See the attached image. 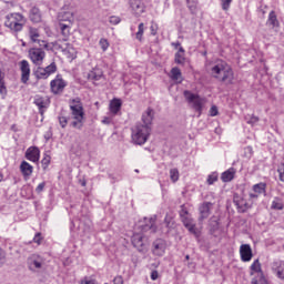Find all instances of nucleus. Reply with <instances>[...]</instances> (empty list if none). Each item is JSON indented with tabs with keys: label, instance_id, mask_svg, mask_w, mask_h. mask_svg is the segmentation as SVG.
Returning <instances> with one entry per match:
<instances>
[{
	"label": "nucleus",
	"instance_id": "052dcab7",
	"mask_svg": "<svg viewBox=\"0 0 284 284\" xmlns=\"http://www.w3.org/2000/svg\"><path fill=\"white\" fill-rule=\"evenodd\" d=\"M156 278H159V272L158 271H152L151 272V280L156 281Z\"/></svg>",
	"mask_w": 284,
	"mask_h": 284
},
{
	"label": "nucleus",
	"instance_id": "3c124183",
	"mask_svg": "<svg viewBox=\"0 0 284 284\" xmlns=\"http://www.w3.org/2000/svg\"><path fill=\"white\" fill-rule=\"evenodd\" d=\"M277 172L280 174V181L284 183V164H281V166L277 169Z\"/></svg>",
	"mask_w": 284,
	"mask_h": 284
},
{
	"label": "nucleus",
	"instance_id": "09e8293b",
	"mask_svg": "<svg viewBox=\"0 0 284 284\" xmlns=\"http://www.w3.org/2000/svg\"><path fill=\"white\" fill-rule=\"evenodd\" d=\"M150 30H151V34L153 37H156V32H159V24L152 22L151 27H150Z\"/></svg>",
	"mask_w": 284,
	"mask_h": 284
},
{
	"label": "nucleus",
	"instance_id": "ddd939ff",
	"mask_svg": "<svg viewBox=\"0 0 284 284\" xmlns=\"http://www.w3.org/2000/svg\"><path fill=\"white\" fill-rule=\"evenodd\" d=\"M19 68L21 71V82L28 83V81H30V62L22 60L19 62Z\"/></svg>",
	"mask_w": 284,
	"mask_h": 284
},
{
	"label": "nucleus",
	"instance_id": "9b49d317",
	"mask_svg": "<svg viewBox=\"0 0 284 284\" xmlns=\"http://www.w3.org/2000/svg\"><path fill=\"white\" fill-rule=\"evenodd\" d=\"M182 223L187 232H190V234H193L195 239H199V236H201V231L196 229V223H194V219L184 217V220H182Z\"/></svg>",
	"mask_w": 284,
	"mask_h": 284
},
{
	"label": "nucleus",
	"instance_id": "1a4fd4ad",
	"mask_svg": "<svg viewBox=\"0 0 284 284\" xmlns=\"http://www.w3.org/2000/svg\"><path fill=\"white\" fill-rule=\"evenodd\" d=\"M41 34L39 33V29L34 27H29V39L32 43H38L40 48H48V42L45 40L40 39Z\"/></svg>",
	"mask_w": 284,
	"mask_h": 284
},
{
	"label": "nucleus",
	"instance_id": "473e14b6",
	"mask_svg": "<svg viewBox=\"0 0 284 284\" xmlns=\"http://www.w3.org/2000/svg\"><path fill=\"white\" fill-rule=\"evenodd\" d=\"M254 272L263 276V270L261 268V262L258 260H255L251 265V276L254 275Z\"/></svg>",
	"mask_w": 284,
	"mask_h": 284
},
{
	"label": "nucleus",
	"instance_id": "0eeeda50",
	"mask_svg": "<svg viewBox=\"0 0 284 284\" xmlns=\"http://www.w3.org/2000/svg\"><path fill=\"white\" fill-rule=\"evenodd\" d=\"M29 59L32 61L33 65H43V59H45V51H43V47L31 48L29 50Z\"/></svg>",
	"mask_w": 284,
	"mask_h": 284
},
{
	"label": "nucleus",
	"instance_id": "f257e3e1",
	"mask_svg": "<svg viewBox=\"0 0 284 284\" xmlns=\"http://www.w3.org/2000/svg\"><path fill=\"white\" fill-rule=\"evenodd\" d=\"M210 75L219 81L225 83V85H232L234 83V70L223 60H216L207 68Z\"/></svg>",
	"mask_w": 284,
	"mask_h": 284
},
{
	"label": "nucleus",
	"instance_id": "4d7b16f0",
	"mask_svg": "<svg viewBox=\"0 0 284 284\" xmlns=\"http://www.w3.org/2000/svg\"><path fill=\"white\" fill-rule=\"evenodd\" d=\"M210 114L216 116L219 114V108H216V105L211 106Z\"/></svg>",
	"mask_w": 284,
	"mask_h": 284
},
{
	"label": "nucleus",
	"instance_id": "c85d7f7f",
	"mask_svg": "<svg viewBox=\"0 0 284 284\" xmlns=\"http://www.w3.org/2000/svg\"><path fill=\"white\" fill-rule=\"evenodd\" d=\"M121 105H122L121 99H113L110 102V112L112 114H119V112L121 111Z\"/></svg>",
	"mask_w": 284,
	"mask_h": 284
},
{
	"label": "nucleus",
	"instance_id": "cd10ccee",
	"mask_svg": "<svg viewBox=\"0 0 284 284\" xmlns=\"http://www.w3.org/2000/svg\"><path fill=\"white\" fill-rule=\"evenodd\" d=\"M174 61L178 65H185V49H183V47L179 48V51L175 53Z\"/></svg>",
	"mask_w": 284,
	"mask_h": 284
},
{
	"label": "nucleus",
	"instance_id": "774afa93",
	"mask_svg": "<svg viewBox=\"0 0 284 284\" xmlns=\"http://www.w3.org/2000/svg\"><path fill=\"white\" fill-rule=\"evenodd\" d=\"M3 181V174L0 173V183Z\"/></svg>",
	"mask_w": 284,
	"mask_h": 284
},
{
	"label": "nucleus",
	"instance_id": "e433bc0d",
	"mask_svg": "<svg viewBox=\"0 0 284 284\" xmlns=\"http://www.w3.org/2000/svg\"><path fill=\"white\" fill-rule=\"evenodd\" d=\"M272 210H283V201L278 197H275L271 205Z\"/></svg>",
	"mask_w": 284,
	"mask_h": 284
},
{
	"label": "nucleus",
	"instance_id": "680f3d73",
	"mask_svg": "<svg viewBox=\"0 0 284 284\" xmlns=\"http://www.w3.org/2000/svg\"><path fill=\"white\" fill-rule=\"evenodd\" d=\"M102 123H103L104 125H110V123H112V119H110V118H104V119L102 120Z\"/></svg>",
	"mask_w": 284,
	"mask_h": 284
},
{
	"label": "nucleus",
	"instance_id": "2f4dec72",
	"mask_svg": "<svg viewBox=\"0 0 284 284\" xmlns=\"http://www.w3.org/2000/svg\"><path fill=\"white\" fill-rule=\"evenodd\" d=\"M171 79H172V81H179V83H181V81H183L181 69H179L178 67L172 68L171 69Z\"/></svg>",
	"mask_w": 284,
	"mask_h": 284
},
{
	"label": "nucleus",
	"instance_id": "4468645a",
	"mask_svg": "<svg viewBox=\"0 0 284 284\" xmlns=\"http://www.w3.org/2000/svg\"><path fill=\"white\" fill-rule=\"evenodd\" d=\"M240 256L243 263H250V261H252V257L254 256V254L252 253V246H250V244H242L240 246Z\"/></svg>",
	"mask_w": 284,
	"mask_h": 284
},
{
	"label": "nucleus",
	"instance_id": "e2e57ef3",
	"mask_svg": "<svg viewBox=\"0 0 284 284\" xmlns=\"http://www.w3.org/2000/svg\"><path fill=\"white\" fill-rule=\"evenodd\" d=\"M172 45L173 48H181V42H173Z\"/></svg>",
	"mask_w": 284,
	"mask_h": 284
},
{
	"label": "nucleus",
	"instance_id": "0e129e2a",
	"mask_svg": "<svg viewBox=\"0 0 284 284\" xmlns=\"http://www.w3.org/2000/svg\"><path fill=\"white\" fill-rule=\"evenodd\" d=\"M165 223H166V227H170V217H168V215L165 216Z\"/></svg>",
	"mask_w": 284,
	"mask_h": 284
},
{
	"label": "nucleus",
	"instance_id": "4be33fe9",
	"mask_svg": "<svg viewBox=\"0 0 284 284\" xmlns=\"http://www.w3.org/2000/svg\"><path fill=\"white\" fill-rule=\"evenodd\" d=\"M265 187H267V184L263 182L253 185V193H250V199H256L261 194H265Z\"/></svg>",
	"mask_w": 284,
	"mask_h": 284
},
{
	"label": "nucleus",
	"instance_id": "2eb2a0df",
	"mask_svg": "<svg viewBox=\"0 0 284 284\" xmlns=\"http://www.w3.org/2000/svg\"><path fill=\"white\" fill-rule=\"evenodd\" d=\"M130 8L135 17H141L145 12L143 0H130Z\"/></svg>",
	"mask_w": 284,
	"mask_h": 284
},
{
	"label": "nucleus",
	"instance_id": "7c9ffc66",
	"mask_svg": "<svg viewBox=\"0 0 284 284\" xmlns=\"http://www.w3.org/2000/svg\"><path fill=\"white\" fill-rule=\"evenodd\" d=\"M0 94L2 99H6L8 95V88H6V74L0 72Z\"/></svg>",
	"mask_w": 284,
	"mask_h": 284
},
{
	"label": "nucleus",
	"instance_id": "393cba45",
	"mask_svg": "<svg viewBox=\"0 0 284 284\" xmlns=\"http://www.w3.org/2000/svg\"><path fill=\"white\" fill-rule=\"evenodd\" d=\"M29 19L32 21V23H41V10H39L37 7H33L30 10Z\"/></svg>",
	"mask_w": 284,
	"mask_h": 284
},
{
	"label": "nucleus",
	"instance_id": "9d476101",
	"mask_svg": "<svg viewBox=\"0 0 284 284\" xmlns=\"http://www.w3.org/2000/svg\"><path fill=\"white\" fill-rule=\"evenodd\" d=\"M214 204H212V202H203L200 207H199V222L203 223V221H205V219H209L210 215L212 214V207Z\"/></svg>",
	"mask_w": 284,
	"mask_h": 284
},
{
	"label": "nucleus",
	"instance_id": "20e7f679",
	"mask_svg": "<svg viewBox=\"0 0 284 284\" xmlns=\"http://www.w3.org/2000/svg\"><path fill=\"white\" fill-rule=\"evenodd\" d=\"M26 17L21 13H11L4 22L6 28H10L12 32H21L26 26Z\"/></svg>",
	"mask_w": 284,
	"mask_h": 284
},
{
	"label": "nucleus",
	"instance_id": "69168bd1",
	"mask_svg": "<svg viewBox=\"0 0 284 284\" xmlns=\"http://www.w3.org/2000/svg\"><path fill=\"white\" fill-rule=\"evenodd\" d=\"M251 283H252V284H258V280L252 278Z\"/></svg>",
	"mask_w": 284,
	"mask_h": 284
},
{
	"label": "nucleus",
	"instance_id": "603ef678",
	"mask_svg": "<svg viewBox=\"0 0 284 284\" xmlns=\"http://www.w3.org/2000/svg\"><path fill=\"white\" fill-rule=\"evenodd\" d=\"M4 263H6V252L0 248V267H3Z\"/></svg>",
	"mask_w": 284,
	"mask_h": 284
},
{
	"label": "nucleus",
	"instance_id": "f8f14e48",
	"mask_svg": "<svg viewBox=\"0 0 284 284\" xmlns=\"http://www.w3.org/2000/svg\"><path fill=\"white\" fill-rule=\"evenodd\" d=\"M50 85L53 94H59V92L65 89V85H68V83L61 75L58 74L55 79L51 81Z\"/></svg>",
	"mask_w": 284,
	"mask_h": 284
},
{
	"label": "nucleus",
	"instance_id": "6ab92c4d",
	"mask_svg": "<svg viewBox=\"0 0 284 284\" xmlns=\"http://www.w3.org/2000/svg\"><path fill=\"white\" fill-rule=\"evenodd\" d=\"M152 253L155 256H163L165 254V241L159 239L153 242Z\"/></svg>",
	"mask_w": 284,
	"mask_h": 284
},
{
	"label": "nucleus",
	"instance_id": "dca6fc26",
	"mask_svg": "<svg viewBox=\"0 0 284 284\" xmlns=\"http://www.w3.org/2000/svg\"><path fill=\"white\" fill-rule=\"evenodd\" d=\"M41 151L37 146H31L26 151V159L32 163H39Z\"/></svg>",
	"mask_w": 284,
	"mask_h": 284
},
{
	"label": "nucleus",
	"instance_id": "f3484780",
	"mask_svg": "<svg viewBox=\"0 0 284 284\" xmlns=\"http://www.w3.org/2000/svg\"><path fill=\"white\" fill-rule=\"evenodd\" d=\"M33 103L34 105H37V108H39L40 114L43 115V112H45V110H48V106L50 105V100L41 95H36Z\"/></svg>",
	"mask_w": 284,
	"mask_h": 284
},
{
	"label": "nucleus",
	"instance_id": "58836bf2",
	"mask_svg": "<svg viewBox=\"0 0 284 284\" xmlns=\"http://www.w3.org/2000/svg\"><path fill=\"white\" fill-rule=\"evenodd\" d=\"M44 71H47V74H49V77L51 74H54V72H57V62H51L48 67L44 68Z\"/></svg>",
	"mask_w": 284,
	"mask_h": 284
},
{
	"label": "nucleus",
	"instance_id": "f704fd0d",
	"mask_svg": "<svg viewBox=\"0 0 284 284\" xmlns=\"http://www.w3.org/2000/svg\"><path fill=\"white\" fill-rule=\"evenodd\" d=\"M267 23H270V26L273 28H278V18H276L275 11L270 12Z\"/></svg>",
	"mask_w": 284,
	"mask_h": 284
},
{
	"label": "nucleus",
	"instance_id": "5fc2aeb1",
	"mask_svg": "<svg viewBox=\"0 0 284 284\" xmlns=\"http://www.w3.org/2000/svg\"><path fill=\"white\" fill-rule=\"evenodd\" d=\"M59 123H60L61 128H65L68 125V118L59 116Z\"/></svg>",
	"mask_w": 284,
	"mask_h": 284
},
{
	"label": "nucleus",
	"instance_id": "864d4df0",
	"mask_svg": "<svg viewBox=\"0 0 284 284\" xmlns=\"http://www.w3.org/2000/svg\"><path fill=\"white\" fill-rule=\"evenodd\" d=\"M41 241H43V237L41 236V233H37L33 237V243H37L38 245H41Z\"/></svg>",
	"mask_w": 284,
	"mask_h": 284
},
{
	"label": "nucleus",
	"instance_id": "13d9d810",
	"mask_svg": "<svg viewBox=\"0 0 284 284\" xmlns=\"http://www.w3.org/2000/svg\"><path fill=\"white\" fill-rule=\"evenodd\" d=\"M44 189H45V182H42V183H40V184L37 186L36 192H37L38 194H41V192H42Z\"/></svg>",
	"mask_w": 284,
	"mask_h": 284
},
{
	"label": "nucleus",
	"instance_id": "ea45409f",
	"mask_svg": "<svg viewBox=\"0 0 284 284\" xmlns=\"http://www.w3.org/2000/svg\"><path fill=\"white\" fill-rule=\"evenodd\" d=\"M186 6H187L190 12H192V14H194V12H196V6H197L196 0H186Z\"/></svg>",
	"mask_w": 284,
	"mask_h": 284
},
{
	"label": "nucleus",
	"instance_id": "c9c22d12",
	"mask_svg": "<svg viewBox=\"0 0 284 284\" xmlns=\"http://www.w3.org/2000/svg\"><path fill=\"white\" fill-rule=\"evenodd\" d=\"M145 32V24L141 22L138 27V32L135 33V39L138 41H143V33Z\"/></svg>",
	"mask_w": 284,
	"mask_h": 284
},
{
	"label": "nucleus",
	"instance_id": "39448f33",
	"mask_svg": "<svg viewBox=\"0 0 284 284\" xmlns=\"http://www.w3.org/2000/svg\"><path fill=\"white\" fill-rule=\"evenodd\" d=\"M27 267L32 274H39L41 271L45 270V258L37 253L31 254L27 258Z\"/></svg>",
	"mask_w": 284,
	"mask_h": 284
},
{
	"label": "nucleus",
	"instance_id": "bb28decb",
	"mask_svg": "<svg viewBox=\"0 0 284 284\" xmlns=\"http://www.w3.org/2000/svg\"><path fill=\"white\" fill-rule=\"evenodd\" d=\"M20 171L22 172L23 176H32L34 168L27 161H22L20 164Z\"/></svg>",
	"mask_w": 284,
	"mask_h": 284
},
{
	"label": "nucleus",
	"instance_id": "bf43d9fd",
	"mask_svg": "<svg viewBox=\"0 0 284 284\" xmlns=\"http://www.w3.org/2000/svg\"><path fill=\"white\" fill-rule=\"evenodd\" d=\"M113 284H123V276H116V277H114Z\"/></svg>",
	"mask_w": 284,
	"mask_h": 284
},
{
	"label": "nucleus",
	"instance_id": "8fccbe9b",
	"mask_svg": "<svg viewBox=\"0 0 284 284\" xmlns=\"http://www.w3.org/2000/svg\"><path fill=\"white\" fill-rule=\"evenodd\" d=\"M180 216H181V221H184V219H190V213L187 212V210L182 209L180 211Z\"/></svg>",
	"mask_w": 284,
	"mask_h": 284
},
{
	"label": "nucleus",
	"instance_id": "423d86ee",
	"mask_svg": "<svg viewBox=\"0 0 284 284\" xmlns=\"http://www.w3.org/2000/svg\"><path fill=\"white\" fill-rule=\"evenodd\" d=\"M184 97L189 103H193L195 112L201 115V112H203V105H205V100L190 91H184Z\"/></svg>",
	"mask_w": 284,
	"mask_h": 284
},
{
	"label": "nucleus",
	"instance_id": "f03ea898",
	"mask_svg": "<svg viewBox=\"0 0 284 284\" xmlns=\"http://www.w3.org/2000/svg\"><path fill=\"white\" fill-rule=\"evenodd\" d=\"M70 110H71V128L75 130H82L83 124L85 123V112L83 111V102L80 98L70 100Z\"/></svg>",
	"mask_w": 284,
	"mask_h": 284
},
{
	"label": "nucleus",
	"instance_id": "412c9836",
	"mask_svg": "<svg viewBox=\"0 0 284 284\" xmlns=\"http://www.w3.org/2000/svg\"><path fill=\"white\" fill-rule=\"evenodd\" d=\"M132 244L134 247H136L138 252H143V250L145 247L144 237L141 234L135 233L132 236Z\"/></svg>",
	"mask_w": 284,
	"mask_h": 284
},
{
	"label": "nucleus",
	"instance_id": "338daca9",
	"mask_svg": "<svg viewBox=\"0 0 284 284\" xmlns=\"http://www.w3.org/2000/svg\"><path fill=\"white\" fill-rule=\"evenodd\" d=\"M68 45H70V44H67V47H61L63 52H65V50H68Z\"/></svg>",
	"mask_w": 284,
	"mask_h": 284
},
{
	"label": "nucleus",
	"instance_id": "6e6552de",
	"mask_svg": "<svg viewBox=\"0 0 284 284\" xmlns=\"http://www.w3.org/2000/svg\"><path fill=\"white\" fill-rule=\"evenodd\" d=\"M271 271L273 272L274 276L280 281H284V261L283 260H274L271 263Z\"/></svg>",
	"mask_w": 284,
	"mask_h": 284
},
{
	"label": "nucleus",
	"instance_id": "b1692460",
	"mask_svg": "<svg viewBox=\"0 0 284 284\" xmlns=\"http://www.w3.org/2000/svg\"><path fill=\"white\" fill-rule=\"evenodd\" d=\"M103 78V70L95 68L88 73L89 81H101Z\"/></svg>",
	"mask_w": 284,
	"mask_h": 284
},
{
	"label": "nucleus",
	"instance_id": "37998d69",
	"mask_svg": "<svg viewBox=\"0 0 284 284\" xmlns=\"http://www.w3.org/2000/svg\"><path fill=\"white\" fill-rule=\"evenodd\" d=\"M216 181H219V173H212L209 175V178H207L209 185H214V183H216Z\"/></svg>",
	"mask_w": 284,
	"mask_h": 284
},
{
	"label": "nucleus",
	"instance_id": "a18cd8bd",
	"mask_svg": "<svg viewBox=\"0 0 284 284\" xmlns=\"http://www.w3.org/2000/svg\"><path fill=\"white\" fill-rule=\"evenodd\" d=\"M109 22L111 26H119V23H121V18L119 16H111Z\"/></svg>",
	"mask_w": 284,
	"mask_h": 284
},
{
	"label": "nucleus",
	"instance_id": "6e6d98bb",
	"mask_svg": "<svg viewBox=\"0 0 284 284\" xmlns=\"http://www.w3.org/2000/svg\"><path fill=\"white\" fill-rule=\"evenodd\" d=\"M80 284H98V283H97V280H90V278H88V277H84V278L80 282Z\"/></svg>",
	"mask_w": 284,
	"mask_h": 284
},
{
	"label": "nucleus",
	"instance_id": "72a5a7b5",
	"mask_svg": "<svg viewBox=\"0 0 284 284\" xmlns=\"http://www.w3.org/2000/svg\"><path fill=\"white\" fill-rule=\"evenodd\" d=\"M36 79H48L50 75L43 67H38L34 71Z\"/></svg>",
	"mask_w": 284,
	"mask_h": 284
},
{
	"label": "nucleus",
	"instance_id": "49530a36",
	"mask_svg": "<svg viewBox=\"0 0 284 284\" xmlns=\"http://www.w3.org/2000/svg\"><path fill=\"white\" fill-rule=\"evenodd\" d=\"M100 48L101 50H103V52H105V50H108V48H110V42H108L106 39H100Z\"/></svg>",
	"mask_w": 284,
	"mask_h": 284
},
{
	"label": "nucleus",
	"instance_id": "de8ad7c7",
	"mask_svg": "<svg viewBox=\"0 0 284 284\" xmlns=\"http://www.w3.org/2000/svg\"><path fill=\"white\" fill-rule=\"evenodd\" d=\"M222 2V9L227 11L230 10V6H232V0H221Z\"/></svg>",
	"mask_w": 284,
	"mask_h": 284
},
{
	"label": "nucleus",
	"instance_id": "c03bdc74",
	"mask_svg": "<svg viewBox=\"0 0 284 284\" xmlns=\"http://www.w3.org/2000/svg\"><path fill=\"white\" fill-rule=\"evenodd\" d=\"M51 160H52V158H50V155L44 154V156L41 161L43 170H47L48 165H50Z\"/></svg>",
	"mask_w": 284,
	"mask_h": 284
},
{
	"label": "nucleus",
	"instance_id": "a211bd4d",
	"mask_svg": "<svg viewBox=\"0 0 284 284\" xmlns=\"http://www.w3.org/2000/svg\"><path fill=\"white\" fill-rule=\"evenodd\" d=\"M233 202L234 205H236L239 212L241 213L247 212V210H250V203H247V200L239 196V194H235L233 196Z\"/></svg>",
	"mask_w": 284,
	"mask_h": 284
},
{
	"label": "nucleus",
	"instance_id": "4c0bfd02",
	"mask_svg": "<svg viewBox=\"0 0 284 284\" xmlns=\"http://www.w3.org/2000/svg\"><path fill=\"white\" fill-rule=\"evenodd\" d=\"M179 169H171L170 170V179L172 181V183H176V181H179Z\"/></svg>",
	"mask_w": 284,
	"mask_h": 284
},
{
	"label": "nucleus",
	"instance_id": "c756f323",
	"mask_svg": "<svg viewBox=\"0 0 284 284\" xmlns=\"http://www.w3.org/2000/svg\"><path fill=\"white\" fill-rule=\"evenodd\" d=\"M234 174H236V170L234 168L229 169L227 171L222 173L223 183H230L234 179Z\"/></svg>",
	"mask_w": 284,
	"mask_h": 284
},
{
	"label": "nucleus",
	"instance_id": "79ce46f5",
	"mask_svg": "<svg viewBox=\"0 0 284 284\" xmlns=\"http://www.w3.org/2000/svg\"><path fill=\"white\" fill-rule=\"evenodd\" d=\"M245 121H246V123H248V125H256V122L258 121V116H256V115H246Z\"/></svg>",
	"mask_w": 284,
	"mask_h": 284
},
{
	"label": "nucleus",
	"instance_id": "a19ab883",
	"mask_svg": "<svg viewBox=\"0 0 284 284\" xmlns=\"http://www.w3.org/2000/svg\"><path fill=\"white\" fill-rule=\"evenodd\" d=\"M60 29H61L62 34L64 36V39H68V37H70V26L60 23Z\"/></svg>",
	"mask_w": 284,
	"mask_h": 284
},
{
	"label": "nucleus",
	"instance_id": "aec40b11",
	"mask_svg": "<svg viewBox=\"0 0 284 284\" xmlns=\"http://www.w3.org/2000/svg\"><path fill=\"white\" fill-rule=\"evenodd\" d=\"M152 121H154V110L148 108L142 114V126L152 128Z\"/></svg>",
	"mask_w": 284,
	"mask_h": 284
},
{
	"label": "nucleus",
	"instance_id": "a878e982",
	"mask_svg": "<svg viewBox=\"0 0 284 284\" xmlns=\"http://www.w3.org/2000/svg\"><path fill=\"white\" fill-rule=\"evenodd\" d=\"M59 21H68L69 23L74 22V12L72 11H61L58 14Z\"/></svg>",
	"mask_w": 284,
	"mask_h": 284
},
{
	"label": "nucleus",
	"instance_id": "7ed1b4c3",
	"mask_svg": "<svg viewBox=\"0 0 284 284\" xmlns=\"http://www.w3.org/2000/svg\"><path fill=\"white\" fill-rule=\"evenodd\" d=\"M150 134H152V126H143L141 123H138L132 130V141L135 145H145Z\"/></svg>",
	"mask_w": 284,
	"mask_h": 284
},
{
	"label": "nucleus",
	"instance_id": "5701e85b",
	"mask_svg": "<svg viewBox=\"0 0 284 284\" xmlns=\"http://www.w3.org/2000/svg\"><path fill=\"white\" fill-rule=\"evenodd\" d=\"M146 223L142 225V232H156V225H154L156 219L151 217V219H145Z\"/></svg>",
	"mask_w": 284,
	"mask_h": 284
}]
</instances>
